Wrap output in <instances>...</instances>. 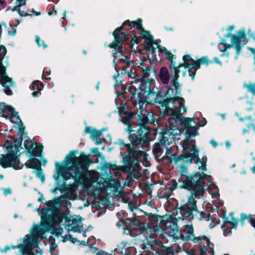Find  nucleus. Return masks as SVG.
Here are the masks:
<instances>
[{"mask_svg": "<svg viewBox=\"0 0 255 255\" xmlns=\"http://www.w3.org/2000/svg\"><path fill=\"white\" fill-rule=\"evenodd\" d=\"M207 175L204 173L196 172L186 177L182 181V184L177 186L175 180H173V190L176 188L184 189L190 192L191 194L188 197L186 203L178 208L181 216H178V212L176 217H182L183 219L188 218L191 221L194 218L193 213L198 211L196 198L200 199L204 196L205 192V179Z\"/></svg>", "mask_w": 255, "mask_h": 255, "instance_id": "f257e3e1", "label": "nucleus"}, {"mask_svg": "<svg viewBox=\"0 0 255 255\" xmlns=\"http://www.w3.org/2000/svg\"><path fill=\"white\" fill-rule=\"evenodd\" d=\"M74 154V152L71 151L66 155V158L70 160L66 162V165L68 167L58 162H55L56 173L53 175V178L56 181L60 176L63 177L64 181L70 179H74L75 181L85 179L91 161L87 157H78Z\"/></svg>", "mask_w": 255, "mask_h": 255, "instance_id": "f03ea898", "label": "nucleus"}, {"mask_svg": "<svg viewBox=\"0 0 255 255\" xmlns=\"http://www.w3.org/2000/svg\"><path fill=\"white\" fill-rule=\"evenodd\" d=\"M183 220L182 217L171 216L169 220L165 224V234L172 237L174 240L177 239H181L185 241L193 240L195 243H197L200 241L202 242L204 240L207 245L209 244V239L207 237L205 236L198 237H194L193 227L192 225H186L185 226L183 232L187 235L184 236L182 235L177 226V223Z\"/></svg>", "mask_w": 255, "mask_h": 255, "instance_id": "7ed1b4c3", "label": "nucleus"}, {"mask_svg": "<svg viewBox=\"0 0 255 255\" xmlns=\"http://www.w3.org/2000/svg\"><path fill=\"white\" fill-rule=\"evenodd\" d=\"M150 70L148 68L142 70L141 78H138L132 81L129 88V94L133 95L132 99H139V95L143 98V94L149 91L153 80L149 78Z\"/></svg>", "mask_w": 255, "mask_h": 255, "instance_id": "20e7f679", "label": "nucleus"}, {"mask_svg": "<svg viewBox=\"0 0 255 255\" xmlns=\"http://www.w3.org/2000/svg\"><path fill=\"white\" fill-rule=\"evenodd\" d=\"M176 113H171V117L168 119L169 126L161 130L162 136L160 143L164 146L166 144H171L175 139H180L178 136L181 134V129L173 125L174 122H176L178 119L177 116L175 115Z\"/></svg>", "mask_w": 255, "mask_h": 255, "instance_id": "39448f33", "label": "nucleus"}, {"mask_svg": "<svg viewBox=\"0 0 255 255\" xmlns=\"http://www.w3.org/2000/svg\"><path fill=\"white\" fill-rule=\"evenodd\" d=\"M130 96V101L134 106L137 104L139 105V110L142 112L145 110V107L150 103H157L159 101V99L161 97V92L158 89L151 85L150 90L143 94V98L139 95V99H135L134 101L132 99V94H129Z\"/></svg>", "mask_w": 255, "mask_h": 255, "instance_id": "423d86ee", "label": "nucleus"}, {"mask_svg": "<svg viewBox=\"0 0 255 255\" xmlns=\"http://www.w3.org/2000/svg\"><path fill=\"white\" fill-rule=\"evenodd\" d=\"M190 138L186 137L183 141L182 146L185 151V154H183L185 156H190L191 159L194 160L197 164H200L198 169L202 171L206 170V161L207 157H203L201 159L198 157L199 150L195 146V145L190 141Z\"/></svg>", "mask_w": 255, "mask_h": 255, "instance_id": "0eeeda50", "label": "nucleus"}, {"mask_svg": "<svg viewBox=\"0 0 255 255\" xmlns=\"http://www.w3.org/2000/svg\"><path fill=\"white\" fill-rule=\"evenodd\" d=\"M168 90L165 96L169 99V101L165 105V112H186L187 108L184 104V100L182 98L175 99L173 89L167 87Z\"/></svg>", "mask_w": 255, "mask_h": 255, "instance_id": "6e6552de", "label": "nucleus"}, {"mask_svg": "<svg viewBox=\"0 0 255 255\" xmlns=\"http://www.w3.org/2000/svg\"><path fill=\"white\" fill-rule=\"evenodd\" d=\"M7 154L2 155L0 158V165L3 168L8 167H15V164L19 163L17 161V153L19 151L15 145L10 144L7 146Z\"/></svg>", "mask_w": 255, "mask_h": 255, "instance_id": "1a4fd4ad", "label": "nucleus"}, {"mask_svg": "<svg viewBox=\"0 0 255 255\" xmlns=\"http://www.w3.org/2000/svg\"><path fill=\"white\" fill-rule=\"evenodd\" d=\"M136 125L138 126V128L133 134H129L128 138L132 139V144L134 145L143 144L147 141L148 134L150 133V129L148 126L140 123Z\"/></svg>", "mask_w": 255, "mask_h": 255, "instance_id": "9d476101", "label": "nucleus"}, {"mask_svg": "<svg viewBox=\"0 0 255 255\" xmlns=\"http://www.w3.org/2000/svg\"><path fill=\"white\" fill-rule=\"evenodd\" d=\"M192 160L190 156H185L183 154H181L177 157H175V155L173 154L172 160L176 168L179 169V171L182 176V183L186 177L188 176V175H186L188 173V167L185 165L191 164L192 162Z\"/></svg>", "mask_w": 255, "mask_h": 255, "instance_id": "9b49d317", "label": "nucleus"}, {"mask_svg": "<svg viewBox=\"0 0 255 255\" xmlns=\"http://www.w3.org/2000/svg\"><path fill=\"white\" fill-rule=\"evenodd\" d=\"M129 153L132 157H129L127 158L124 167L128 173L132 174L133 172H137L140 169V166L136 157L140 155L141 152L135 150L133 149H130Z\"/></svg>", "mask_w": 255, "mask_h": 255, "instance_id": "f8f14e48", "label": "nucleus"}, {"mask_svg": "<svg viewBox=\"0 0 255 255\" xmlns=\"http://www.w3.org/2000/svg\"><path fill=\"white\" fill-rule=\"evenodd\" d=\"M238 36L234 34H228L226 37H231V44L232 47H234L238 55L241 52L242 46L241 43L246 40L245 30L242 29L238 32Z\"/></svg>", "mask_w": 255, "mask_h": 255, "instance_id": "ddd939ff", "label": "nucleus"}, {"mask_svg": "<svg viewBox=\"0 0 255 255\" xmlns=\"http://www.w3.org/2000/svg\"><path fill=\"white\" fill-rule=\"evenodd\" d=\"M0 117L9 119L11 122L16 124L18 126L20 134L22 136L24 133L25 127L18 115V113H0Z\"/></svg>", "mask_w": 255, "mask_h": 255, "instance_id": "4468645a", "label": "nucleus"}, {"mask_svg": "<svg viewBox=\"0 0 255 255\" xmlns=\"http://www.w3.org/2000/svg\"><path fill=\"white\" fill-rule=\"evenodd\" d=\"M193 119L189 118H184L182 119V122L184 124V128L186 129V137L188 138H191L198 134V129L199 126L192 125Z\"/></svg>", "mask_w": 255, "mask_h": 255, "instance_id": "2eb2a0df", "label": "nucleus"}, {"mask_svg": "<svg viewBox=\"0 0 255 255\" xmlns=\"http://www.w3.org/2000/svg\"><path fill=\"white\" fill-rule=\"evenodd\" d=\"M123 29V27L121 26L119 28H117L113 32V35L114 36V41L109 44V46L111 48H114L116 50L120 49L123 45L122 39L125 37L127 35L126 32H121V34L118 33Z\"/></svg>", "mask_w": 255, "mask_h": 255, "instance_id": "dca6fc26", "label": "nucleus"}, {"mask_svg": "<svg viewBox=\"0 0 255 255\" xmlns=\"http://www.w3.org/2000/svg\"><path fill=\"white\" fill-rule=\"evenodd\" d=\"M184 64H182V66L186 69H194L195 71H197L200 68L199 63L198 61L193 60L190 55H185L183 57Z\"/></svg>", "mask_w": 255, "mask_h": 255, "instance_id": "f3484780", "label": "nucleus"}, {"mask_svg": "<svg viewBox=\"0 0 255 255\" xmlns=\"http://www.w3.org/2000/svg\"><path fill=\"white\" fill-rule=\"evenodd\" d=\"M141 34L143 38L144 39V42L147 45L148 50L151 51L152 53H154L155 51V48H154L153 46L155 42L153 41L152 36L148 31H145L144 29L141 31Z\"/></svg>", "mask_w": 255, "mask_h": 255, "instance_id": "a211bd4d", "label": "nucleus"}, {"mask_svg": "<svg viewBox=\"0 0 255 255\" xmlns=\"http://www.w3.org/2000/svg\"><path fill=\"white\" fill-rule=\"evenodd\" d=\"M182 66V64H180L177 67H175V63L174 64L173 61L171 62V64L170 65V68L174 69V74L173 78L171 80V84L175 87V88L176 90V93H178V87L179 86V84L178 82L179 73H180L179 68Z\"/></svg>", "mask_w": 255, "mask_h": 255, "instance_id": "6ab92c4d", "label": "nucleus"}, {"mask_svg": "<svg viewBox=\"0 0 255 255\" xmlns=\"http://www.w3.org/2000/svg\"><path fill=\"white\" fill-rule=\"evenodd\" d=\"M153 114V113H140V114L137 115L139 123L144 125L149 123H153L155 118Z\"/></svg>", "mask_w": 255, "mask_h": 255, "instance_id": "aec40b11", "label": "nucleus"}, {"mask_svg": "<svg viewBox=\"0 0 255 255\" xmlns=\"http://www.w3.org/2000/svg\"><path fill=\"white\" fill-rule=\"evenodd\" d=\"M135 113H119V115L121 117L120 121L122 122L126 125H128L130 124L136 125L135 123H133L131 120L133 119L135 116Z\"/></svg>", "mask_w": 255, "mask_h": 255, "instance_id": "412c9836", "label": "nucleus"}, {"mask_svg": "<svg viewBox=\"0 0 255 255\" xmlns=\"http://www.w3.org/2000/svg\"><path fill=\"white\" fill-rule=\"evenodd\" d=\"M68 229L75 232H81L83 231V224L81 221L73 219L68 225Z\"/></svg>", "mask_w": 255, "mask_h": 255, "instance_id": "4be33fe9", "label": "nucleus"}, {"mask_svg": "<svg viewBox=\"0 0 255 255\" xmlns=\"http://www.w3.org/2000/svg\"><path fill=\"white\" fill-rule=\"evenodd\" d=\"M159 77L161 82L164 84H167L170 79V75L167 68L162 67L159 71Z\"/></svg>", "mask_w": 255, "mask_h": 255, "instance_id": "5701e85b", "label": "nucleus"}, {"mask_svg": "<svg viewBox=\"0 0 255 255\" xmlns=\"http://www.w3.org/2000/svg\"><path fill=\"white\" fill-rule=\"evenodd\" d=\"M19 249V255H24L26 254H28V255H34L33 252H29V251L24 247V245L22 244H20L16 246H6L4 248V252H6L7 250H9L10 249Z\"/></svg>", "mask_w": 255, "mask_h": 255, "instance_id": "b1692460", "label": "nucleus"}, {"mask_svg": "<svg viewBox=\"0 0 255 255\" xmlns=\"http://www.w3.org/2000/svg\"><path fill=\"white\" fill-rule=\"evenodd\" d=\"M23 145L30 155L34 156L35 151V144L32 142L29 138H27L24 141Z\"/></svg>", "mask_w": 255, "mask_h": 255, "instance_id": "393cba45", "label": "nucleus"}, {"mask_svg": "<svg viewBox=\"0 0 255 255\" xmlns=\"http://www.w3.org/2000/svg\"><path fill=\"white\" fill-rule=\"evenodd\" d=\"M43 86L42 84L39 83L38 81H34L31 86H30V89L31 90L35 91L32 93V95L34 97H38V94H40V91L42 90Z\"/></svg>", "mask_w": 255, "mask_h": 255, "instance_id": "a878e982", "label": "nucleus"}, {"mask_svg": "<svg viewBox=\"0 0 255 255\" xmlns=\"http://www.w3.org/2000/svg\"><path fill=\"white\" fill-rule=\"evenodd\" d=\"M248 219L249 222L252 224V225L255 228V219H253L251 217V215H247L244 213L241 214L240 222L243 225L245 220Z\"/></svg>", "mask_w": 255, "mask_h": 255, "instance_id": "bb28decb", "label": "nucleus"}, {"mask_svg": "<svg viewBox=\"0 0 255 255\" xmlns=\"http://www.w3.org/2000/svg\"><path fill=\"white\" fill-rule=\"evenodd\" d=\"M195 212L197 214V217L199 220L201 221L202 220H205V221L209 220V216L210 214L208 213H206L205 212H200L198 210V211H195Z\"/></svg>", "mask_w": 255, "mask_h": 255, "instance_id": "cd10ccee", "label": "nucleus"}, {"mask_svg": "<svg viewBox=\"0 0 255 255\" xmlns=\"http://www.w3.org/2000/svg\"><path fill=\"white\" fill-rule=\"evenodd\" d=\"M160 143L155 144L152 150L153 153L156 158H158L162 153V149L160 147Z\"/></svg>", "mask_w": 255, "mask_h": 255, "instance_id": "c85d7f7f", "label": "nucleus"}, {"mask_svg": "<svg viewBox=\"0 0 255 255\" xmlns=\"http://www.w3.org/2000/svg\"><path fill=\"white\" fill-rule=\"evenodd\" d=\"M44 233V229L40 226H35L32 229V234L35 236H42Z\"/></svg>", "mask_w": 255, "mask_h": 255, "instance_id": "c756f323", "label": "nucleus"}, {"mask_svg": "<svg viewBox=\"0 0 255 255\" xmlns=\"http://www.w3.org/2000/svg\"><path fill=\"white\" fill-rule=\"evenodd\" d=\"M174 145L173 146H171L170 148H166V151L165 153V155L163 157V159H171L172 160L173 154L175 155L176 156L175 153H171L173 150L174 149Z\"/></svg>", "mask_w": 255, "mask_h": 255, "instance_id": "7c9ffc66", "label": "nucleus"}, {"mask_svg": "<svg viewBox=\"0 0 255 255\" xmlns=\"http://www.w3.org/2000/svg\"><path fill=\"white\" fill-rule=\"evenodd\" d=\"M0 110L1 112H14L15 109L10 106L7 105L5 103H0Z\"/></svg>", "mask_w": 255, "mask_h": 255, "instance_id": "2f4dec72", "label": "nucleus"}, {"mask_svg": "<svg viewBox=\"0 0 255 255\" xmlns=\"http://www.w3.org/2000/svg\"><path fill=\"white\" fill-rule=\"evenodd\" d=\"M199 248L200 250V255H206L207 251V246L206 245V242L204 240L199 242Z\"/></svg>", "mask_w": 255, "mask_h": 255, "instance_id": "473e14b6", "label": "nucleus"}, {"mask_svg": "<svg viewBox=\"0 0 255 255\" xmlns=\"http://www.w3.org/2000/svg\"><path fill=\"white\" fill-rule=\"evenodd\" d=\"M244 86L248 89V91L252 93L253 95H255V83L245 84Z\"/></svg>", "mask_w": 255, "mask_h": 255, "instance_id": "72a5a7b5", "label": "nucleus"}, {"mask_svg": "<svg viewBox=\"0 0 255 255\" xmlns=\"http://www.w3.org/2000/svg\"><path fill=\"white\" fill-rule=\"evenodd\" d=\"M34 172L36 177L40 179L42 182H44L45 176L43 173L42 170L40 167L37 169L36 170L34 171Z\"/></svg>", "mask_w": 255, "mask_h": 255, "instance_id": "f704fd0d", "label": "nucleus"}, {"mask_svg": "<svg viewBox=\"0 0 255 255\" xmlns=\"http://www.w3.org/2000/svg\"><path fill=\"white\" fill-rule=\"evenodd\" d=\"M116 104L119 110V112H120L122 110H124L126 108V107L127 106L126 103L121 101L120 100L118 99L116 100Z\"/></svg>", "mask_w": 255, "mask_h": 255, "instance_id": "c9c22d12", "label": "nucleus"}, {"mask_svg": "<svg viewBox=\"0 0 255 255\" xmlns=\"http://www.w3.org/2000/svg\"><path fill=\"white\" fill-rule=\"evenodd\" d=\"M102 134V131L93 128L91 134V137L92 138H98Z\"/></svg>", "mask_w": 255, "mask_h": 255, "instance_id": "e433bc0d", "label": "nucleus"}, {"mask_svg": "<svg viewBox=\"0 0 255 255\" xmlns=\"http://www.w3.org/2000/svg\"><path fill=\"white\" fill-rule=\"evenodd\" d=\"M20 6H14L13 7L12 10V11H17L19 15L21 16H25L28 15V13L25 12L24 11L20 10L19 7Z\"/></svg>", "mask_w": 255, "mask_h": 255, "instance_id": "4c0bfd02", "label": "nucleus"}, {"mask_svg": "<svg viewBox=\"0 0 255 255\" xmlns=\"http://www.w3.org/2000/svg\"><path fill=\"white\" fill-rule=\"evenodd\" d=\"M198 62V63H199V66L200 65V64H209V63L210 62H211V61H210L207 57H203L202 58H201L198 61H197Z\"/></svg>", "mask_w": 255, "mask_h": 255, "instance_id": "58836bf2", "label": "nucleus"}, {"mask_svg": "<svg viewBox=\"0 0 255 255\" xmlns=\"http://www.w3.org/2000/svg\"><path fill=\"white\" fill-rule=\"evenodd\" d=\"M35 41L37 43L38 46H43L44 48H45L47 47V45L44 44V42L43 40H41L39 37L38 36H35Z\"/></svg>", "mask_w": 255, "mask_h": 255, "instance_id": "ea45409f", "label": "nucleus"}, {"mask_svg": "<svg viewBox=\"0 0 255 255\" xmlns=\"http://www.w3.org/2000/svg\"><path fill=\"white\" fill-rule=\"evenodd\" d=\"M154 45H155L156 46V47L154 46V48H155V49L156 48H158L159 51L160 52H161V53H165L167 51L165 47H163V46H161L158 45L157 43H156V42H155L154 43Z\"/></svg>", "mask_w": 255, "mask_h": 255, "instance_id": "a19ab883", "label": "nucleus"}, {"mask_svg": "<svg viewBox=\"0 0 255 255\" xmlns=\"http://www.w3.org/2000/svg\"><path fill=\"white\" fill-rule=\"evenodd\" d=\"M134 23V26L138 29H140L141 31L143 30V28L141 26V20L140 19L138 20L135 22H133Z\"/></svg>", "mask_w": 255, "mask_h": 255, "instance_id": "79ce46f5", "label": "nucleus"}, {"mask_svg": "<svg viewBox=\"0 0 255 255\" xmlns=\"http://www.w3.org/2000/svg\"><path fill=\"white\" fill-rule=\"evenodd\" d=\"M118 53H115L113 54V56L116 57L117 55H118ZM119 56H121V58H120V60L121 62H128V57L127 56L122 55L121 53H119Z\"/></svg>", "mask_w": 255, "mask_h": 255, "instance_id": "37998d69", "label": "nucleus"}, {"mask_svg": "<svg viewBox=\"0 0 255 255\" xmlns=\"http://www.w3.org/2000/svg\"><path fill=\"white\" fill-rule=\"evenodd\" d=\"M222 44L224 45V50L220 49V51H222V52L226 51L227 49L230 48L231 47H232V44H229L225 43V40H222Z\"/></svg>", "mask_w": 255, "mask_h": 255, "instance_id": "c03bdc74", "label": "nucleus"}, {"mask_svg": "<svg viewBox=\"0 0 255 255\" xmlns=\"http://www.w3.org/2000/svg\"><path fill=\"white\" fill-rule=\"evenodd\" d=\"M119 144L121 145H123L124 146H126L129 149H131L130 148V146L131 145H133L132 144V142L131 143H128V144H125L124 142V140L123 139H119Z\"/></svg>", "mask_w": 255, "mask_h": 255, "instance_id": "a18cd8bd", "label": "nucleus"}, {"mask_svg": "<svg viewBox=\"0 0 255 255\" xmlns=\"http://www.w3.org/2000/svg\"><path fill=\"white\" fill-rule=\"evenodd\" d=\"M131 125L132 124L127 125L128 128L126 129V131H127L129 133V134H133V133H131V132L135 131V130L133 129V128L131 127Z\"/></svg>", "mask_w": 255, "mask_h": 255, "instance_id": "49530a36", "label": "nucleus"}, {"mask_svg": "<svg viewBox=\"0 0 255 255\" xmlns=\"http://www.w3.org/2000/svg\"><path fill=\"white\" fill-rule=\"evenodd\" d=\"M232 221L230 222V223L233 225V227L235 229H237L238 224V221L236 219H235L234 218H232Z\"/></svg>", "mask_w": 255, "mask_h": 255, "instance_id": "de8ad7c7", "label": "nucleus"}, {"mask_svg": "<svg viewBox=\"0 0 255 255\" xmlns=\"http://www.w3.org/2000/svg\"><path fill=\"white\" fill-rule=\"evenodd\" d=\"M2 189L3 191V194L5 196H7L8 194H11L12 193L10 188H3Z\"/></svg>", "mask_w": 255, "mask_h": 255, "instance_id": "09e8293b", "label": "nucleus"}, {"mask_svg": "<svg viewBox=\"0 0 255 255\" xmlns=\"http://www.w3.org/2000/svg\"><path fill=\"white\" fill-rule=\"evenodd\" d=\"M196 72V71H195V69H194V71H192L191 69H189L188 70L189 75L191 77L192 80L194 79Z\"/></svg>", "mask_w": 255, "mask_h": 255, "instance_id": "8fccbe9b", "label": "nucleus"}, {"mask_svg": "<svg viewBox=\"0 0 255 255\" xmlns=\"http://www.w3.org/2000/svg\"><path fill=\"white\" fill-rule=\"evenodd\" d=\"M16 1L18 3L16 6H21L26 4V0H16Z\"/></svg>", "mask_w": 255, "mask_h": 255, "instance_id": "3c124183", "label": "nucleus"}, {"mask_svg": "<svg viewBox=\"0 0 255 255\" xmlns=\"http://www.w3.org/2000/svg\"><path fill=\"white\" fill-rule=\"evenodd\" d=\"M166 58L169 60H172V58L173 57V55L168 51V50L165 53Z\"/></svg>", "mask_w": 255, "mask_h": 255, "instance_id": "603ef678", "label": "nucleus"}, {"mask_svg": "<svg viewBox=\"0 0 255 255\" xmlns=\"http://www.w3.org/2000/svg\"><path fill=\"white\" fill-rule=\"evenodd\" d=\"M128 242H122L119 245V247L120 249H124L127 246Z\"/></svg>", "mask_w": 255, "mask_h": 255, "instance_id": "864d4df0", "label": "nucleus"}, {"mask_svg": "<svg viewBox=\"0 0 255 255\" xmlns=\"http://www.w3.org/2000/svg\"><path fill=\"white\" fill-rule=\"evenodd\" d=\"M232 229L229 227H226L224 231V235L227 236L231 232Z\"/></svg>", "mask_w": 255, "mask_h": 255, "instance_id": "5fc2aeb1", "label": "nucleus"}, {"mask_svg": "<svg viewBox=\"0 0 255 255\" xmlns=\"http://www.w3.org/2000/svg\"><path fill=\"white\" fill-rule=\"evenodd\" d=\"M25 238H26V239L24 241V243L26 245H32L31 244H30L29 243V241H30V237L28 236V235H26Z\"/></svg>", "mask_w": 255, "mask_h": 255, "instance_id": "6e6d98bb", "label": "nucleus"}, {"mask_svg": "<svg viewBox=\"0 0 255 255\" xmlns=\"http://www.w3.org/2000/svg\"><path fill=\"white\" fill-rule=\"evenodd\" d=\"M93 128H92L91 127H87L85 129V132L86 133H90L91 134Z\"/></svg>", "mask_w": 255, "mask_h": 255, "instance_id": "4d7b16f0", "label": "nucleus"}, {"mask_svg": "<svg viewBox=\"0 0 255 255\" xmlns=\"http://www.w3.org/2000/svg\"><path fill=\"white\" fill-rule=\"evenodd\" d=\"M92 152L95 154V156H97L99 154V149L98 148H93L92 150Z\"/></svg>", "mask_w": 255, "mask_h": 255, "instance_id": "13d9d810", "label": "nucleus"}, {"mask_svg": "<svg viewBox=\"0 0 255 255\" xmlns=\"http://www.w3.org/2000/svg\"><path fill=\"white\" fill-rule=\"evenodd\" d=\"M56 218L57 220L54 223L56 225H58L62 221V218L59 216H56Z\"/></svg>", "mask_w": 255, "mask_h": 255, "instance_id": "bf43d9fd", "label": "nucleus"}, {"mask_svg": "<svg viewBox=\"0 0 255 255\" xmlns=\"http://www.w3.org/2000/svg\"><path fill=\"white\" fill-rule=\"evenodd\" d=\"M210 143L213 145V146L214 147H216L218 145V143H217V142L216 141H215L214 140H211L210 141Z\"/></svg>", "mask_w": 255, "mask_h": 255, "instance_id": "052dcab7", "label": "nucleus"}, {"mask_svg": "<svg viewBox=\"0 0 255 255\" xmlns=\"http://www.w3.org/2000/svg\"><path fill=\"white\" fill-rule=\"evenodd\" d=\"M212 245V247H210V250L208 251V252H209V253L211 254V255H214V250L213 249L214 245Z\"/></svg>", "mask_w": 255, "mask_h": 255, "instance_id": "680f3d73", "label": "nucleus"}, {"mask_svg": "<svg viewBox=\"0 0 255 255\" xmlns=\"http://www.w3.org/2000/svg\"><path fill=\"white\" fill-rule=\"evenodd\" d=\"M206 124V121L204 119V120H203L201 123L199 124L198 125H197L198 126H199V127L200 126H204L205 125V124Z\"/></svg>", "mask_w": 255, "mask_h": 255, "instance_id": "e2e57ef3", "label": "nucleus"}, {"mask_svg": "<svg viewBox=\"0 0 255 255\" xmlns=\"http://www.w3.org/2000/svg\"><path fill=\"white\" fill-rule=\"evenodd\" d=\"M110 167L113 170H117L118 169V166L116 165H111Z\"/></svg>", "mask_w": 255, "mask_h": 255, "instance_id": "0e129e2a", "label": "nucleus"}, {"mask_svg": "<svg viewBox=\"0 0 255 255\" xmlns=\"http://www.w3.org/2000/svg\"><path fill=\"white\" fill-rule=\"evenodd\" d=\"M239 119L241 121H244L246 120H251V117H246L244 118H240Z\"/></svg>", "mask_w": 255, "mask_h": 255, "instance_id": "69168bd1", "label": "nucleus"}, {"mask_svg": "<svg viewBox=\"0 0 255 255\" xmlns=\"http://www.w3.org/2000/svg\"><path fill=\"white\" fill-rule=\"evenodd\" d=\"M213 59L216 63L219 64L221 65H222V63L219 60L217 57H214Z\"/></svg>", "mask_w": 255, "mask_h": 255, "instance_id": "338daca9", "label": "nucleus"}, {"mask_svg": "<svg viewBox=\"0 0 255 255\" xmlns=\"http://www.w3.org/2000/svg\"><path fill=\"white\" fill-rule=\"evenodd\" d=\"M249 49L254 54H255V49L253 48H249Z\"/></svg>", "mask_w": 255, "mask_h": 255, "instance_id": "774afa93", "label": "nucleus"}]
</instances>
